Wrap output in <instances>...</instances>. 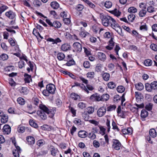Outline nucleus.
Returning <instances> with one entry per match:
<instances>
[{
    "label": "nucleus",
    "mask_w": 157,
    "mask_h": 157,
    "mask_svg": "<svg viewBox=\"0 0 157 157\" xmlns=\"http://www.w3.org/2000/svg\"><path fill=\"white\" fill-rule=\"evenodd\" d=\"M113 144L112 147L115 149L119 150L120 149L121 147V144L120 141L115 139H113Z\"/></svg>",
    "instance_id": "obj_4"
},
{
    "label": "nucleus",
    "mask_w": 157,
    "mask_h": 157,
    "mask_svg": "<svg viewBox=\"0 0 157 157\" xmlns=\"http://www.w3.org/2000/svg\"><path fill=\"white\" fill-rule=\"evenodd\" d=\"M17 103L21 105H24L25 103V100L22 98L19 97L17 100Z\"/></svg>",
    "instance_id": "obj_34"
},
{
    "label": "nucleus",
    "mask_w": 157,
    "mask_h": 157,
    "mask_svg": "<svg viewBox=\"0 0 157 157\" xmlns=\"http://www.w3.org/2000/svg\"><path fill=\"white\" fill-rule=\"evenodd\" d=\"M51 6L54 9H57L59 7V4L56 2H52L51 3Z\"/></svg>",
    "instance_id": "obj_27"
},
{
    "label": "nucleus",
    "mask_w": 157,
    "mask_h": 157,
    "mask_svg": "<svg viewBox=\"0 0 157 157\" xmlns=\"http://www.w3.org/2000/svg\"><path fill=\"white\" fill-rule=\"evenodd\" d=\"M87 112L89 114H92L94 111V109L93 107H89L87 108Z\"/></svg>",
    "instance_id": "obj_53"
},
{
    "label": "nucleus",
    "mask_w": 157,
    "mask_h": 157,
    "mask_svg": "<svg viewBox=\"0 0 157 157\" xmlns=\"http://www.w3.org/2000/svg\"><path fill=\"white\" fill-rule=\"evenodd\" d=\"M136 98L137 102L141 100V94L140 92H135Z\"/></svg>",
    "instance_id": "obj_38"
},
{
    "label": "nucleus",
    "mask_w": 157,
    "mask_h": 157,
    "mask_svg": "<svg viewBox=\"0 0 157 157\" xmlns=\"http://www.w3.org/2000/svg\"><path fill=\"white\" fill-rule=\"evenodd\" d=\"M61 23L58 21H55L53 22V27H54L56 28H59L61 26Z\"/></svg>",
    "instance_id": "obj_30"
},
{
    "label": "nucleus",
    "mask_w": 157,
    "mask_h": 157,
    "mask_svg": "<svg viewBox=\"0 0 157 157\" xmlns=\"http://www.w3.org/2000/svg\"><path fill=\"white\" fill-rule=\"evenodd\" d=\"M147 13V11L146 10L141 9L139 12V15L140 17H142L145 16Z\"/></svg>",
    "instance_id": "obj_22"
},
{
    "label": "nucleus",
    "mask_w": 157,
    "mask_h": 157,
    "mask_svg": "<svg viewBox=\"0 0 157 157\" xmlns=\"http://www.w3.org/2000/svg\"><path fill=\"white\" fill-rule=\"evenodd\" d=\"M88 137L92 140H94L96 138V135L92 132H90L88 134Z\"/></svg>",
    "instance_id": "obj_54"
},
{
    "label": "nucleus",
    "mask_w": 157,
    "mask_h": 157,
    "mask_svg": "<svg viewBox=\"0 0 157 157\" xmlns=\"http://www.w3.org/2000/svg\"><path fill=\"white\" fill-rule=\"evenodd\" d=\"M101 101H106L109 100V96L108 94H104L101 96Z\"/></svg>",
    "instance_id": "obj_17"
},
{
    "label": "nucleus",
    "mask_w": 157,
    "mask_h": 157,
    "mask_svg": "<svg viewBox=\"0 0 157 157\" xmlns=\"http://www.w3.org/2000/svg\"><path fill=\"white\" fill-rule=\"evenodd\" d=\"M67 61H68L66 64L67 66H71L75 63V62L73 59H70L69 60H67Z\"/></svg>",
    "instance_id": "obj_45"
},
{
    "label": "nucleus",
    "mask_w": 157,
    "mask_h": 157,
    "mask_svg": "<svg viewBox=\"0 0 157 157\" xmlns=\"http://www.w3.org/2000/svg\"><path fill=\"white\" fill-rule=\"evenodd\" d=\"M152 90H157V82L154 81L151 83Z\"/></svg>",
    "instance_id": "obj_55"
},
{
    "label": "nucleus",
    "mask_w": 157,
    "mask_h": 157,
    "mask_svg": "<svg viewBox=\"0 0 157 157\" xmlns=\"http://www.w3.org/2000/svg\"><path fill=\"white\" fill-rule=\"evenodd\" d=\"M105 6L106 8H110L112 6V3L109 1H107L105 3Z\"/></svg>",
    "instance_id": "obj_48"
},
{
    "label": "nucleus",
    "mask_w": 157,
    "mask_h": 157,
    "mask_svg": "<svg viewBox=\"0 0 157 157\" xmlns=\"http://www.w3.org/2000/svg\"><path fill=\"white\" fill-rule=\"evenodd\" d=\"M21 153L19 151L17 150H13V153L14 157H19V154Z\"/></svg>",
    "instance_id": "obj_50"
},
{
    "label": "nucleus",
    "mask_w": 157,
    "mask_h": 157,
    "mask_svg": "<svg viewBox=\"0 0 157 157\" xmlns=\"http://www.w3.org/2000/svg\"><path fill=\"white\" fill-rule=\"evenodd\" d=\"M74 49L73 51L79 52L82 50V46L81 44L78 42L74 43L73 44Z\"/></svg>",
    "instance_id": "obj_3"
},
{
    "label": "nucleus",
    "mask_w": 157,
    "mask_h": 157,
    "mask_svg": "<svg viewBox=\"0 0 157 157\" xmlns=\"http://www.w3.org/2000/svg\"><path fill=\"white\" fill-rule=\"evenodd\" d=\"M148 115V112L145 109H143L141 112L140 116L141 117L145 118Z\"/></svg>",
    "instance_id": "obj_32"
},
{
    "label": "nucleus",
    "mask_w": 157,
    "mask_h": 157,
    "mask_svg": "<svg viewBox=\"0 0 157 157\" xmlns=\"http://www.w3.org/2000/svg\"><path fill=\"white\" fill-rule=\"evenodd\" d=\"M153 104L151 103H149L147 104L145 106V108L147 110L150 111L152 109Z\"/></svg>",
    "instance_id": "obj_58"
},
{
    "label": "nucleus",
    "mask_w": 157,
    "mask_h": 157,
    "mask_svg": "<svg viewBox=\"0 0 157 157\" xmlns=\"http://www.w3.org/2000/svg\"><path fill=\"white\" fill-rule=\"evenodd\" d=\"M135 17V15L132 14H129L128 17V20L130 22H133L134 20Z\"/></svg>",
    "instance_id": "obj_35"
},
{
    "label": "nucleus",
    "mask_w": 157,
    "mask_h": 157,
    "mask_svg": "<svg viewBox=\"0 0 157 157\" xmlns=\"http://www.w3.org/2000/svg\"><path fill=\"white\" fill-rule=\"evenodd\" d=\"M147 11L150 13H152L155 11V9L152 6L147 7Z\"/></svg>",
    "instance_id": "obj_39"
},
{
    "label": "nucleus",
    "mask_w": 157,
    "mask_h": 157,
    "mask_svg": "<svg viewBox=\"0 0 157 157\" xmlns=\"http://www.w3.org/2000/svg\"><path fill=\"white\" fill-rule=\"evenodd\" d=\"M46 89L51 94H53L56 89L55 86L52 84H49L47 85Z\"/></svg>",
    "instance_id": "obj_5"
},
{
    "label": "nucleus",
    "mask_w": 157,
    "mask_h": 157,
    "mask_svg": "<svg viewBox=\"0 0 157 157\" xmlns=\"http://www.w3.org/2000/svg\"><path fill=\"white\" fill-rule=\"evenodd\" d=\"M47 41L52 42V44H57L58 43H59L61 42V40L59 38H57L56 39H54L53 38H49L47 40Z\"/></svg>",
    "instance_id": "obj_13"
},
{
    "label": "nucleus",
    "mask_w": 157,
    "mask_h": 157,
    "mask_svg": "<svg viewBox=\"0 0 157 157\" xmlns=\"http://www.w3.org/2000/svg\"><path fill=\"white\" fill-rule=\"evenodd\" d=\"M24 80L25 83H29L31 81V77L30 75H29L27 74H25L24 75Z\"/></svg>",
    "instance_id": "obj_19"
},
{
    "label": "nucleus",
    "mask_w": 157,
    "mask_h": 157,
    "mask_svg": "<svg viewBox=\"0 0 157 157\" xmlns=\"http://www.w3.org/2000/svg\"><path fill=\"white\" fill-rule=\"evenodd\" d=\"M2 131L4 134H8L11 131V128L8 124H5L3 127Z\"/></svg>",
    "instance_id": "obj_8"
},
{
    "label": "nucleus",
    "mask_w": 157,
    "mask_h": 157,
    "mask_svg": "<svg viewBox=\"0 0 157 157\" xmlns=\"http://www.w3.org/2000/svg\"><path fill=\"white\" fill-rule=\"evenodd\" d=\"M102 76L104 80L105 81L109 80L110 78V75L107 73H105L103 74Z\"/></svg>",
    "instance_id": "obj_26"
},
{
    "label": "nucleus",
    "mask_w": 157,
    "mask_h": 157,
    "mask_svg": "<svg viewBox=\"0 0 157 157\" xmlns=\"http://www.w3.org/2000/svg\"><path fill=\"white\" fill-rule=\"evenodd\" d=\"M121 97L118 95H116L114 96L113 100L114 102H118L121 100Z\"/></svg>",
    "instance_id": "obj_49"
},
{
    "label": "nucleus",
    "mask_w": 157,
    "mask_h": 157,
    "mask_svg": "<svg viewBox=\"0 0 157 157\" xmlns=\"http://www.w3.org/2000/svg\"><path fill=\"white\" fill-rule=\"evenodd\" d=\"M1 59H2L3 60H5L8 59V55L5 54H3L0 56Z\"/></svg>",
    "instance_id": "obj_57"
},
{
    "label": "nucleus",
    "mask_w": 157,
    "mask_h": 157,
    "mask_svg": "<svg viewBox=\"0 0 157 157\" xmlns=\"http://www.w3.org/2000/svg\"><path fill=\"white\" fill-rule=\"evenodd\" d=\"M41 129L44 130L49 131L50 129V128L49 125L47 124L44 125L41 127Z\"/></svg>",
    "instance_id": "obj_56"
},
{
    "label": "nucleus",
    "mask_w": 157,
    "mask_h": 157,
    "mask_svg": "<svg viewBox=\"0 0 157 157\" xmlns=\"http://www.w3.org/2000/svg\"><path fill=\"white\" fill-rule=\"evenodd\" d=\"M70 97L72 99L76 100L80 99L79 95L75 93H72L70 95Z\"/></svg>",
    "instance_id": "obj_21"
},
{
    "label": "nucleus",
    "mask_w": 157,
    "mask_h": 157,
    "mask_svg": "<svg viewBox=\"0 0 157 157\" xmlns=\"http://www.w3.org/2000/svg\"><path fill=\"white\" fill-rule=\"evenodd\" d=\"M78 136L81 138H85L87 136V132L84 131H80L78 133Z\"/></svg>",
    "instance_id": "obj_16"
},
{
    "label": "nucleus",
    "mask_w": 157,
    "mask_h": 157,
    "mask_svg": "<svg viewBox=\"0 0 157 157\" xmlns=\"http://www.w3.org/2000/svg\"><path fill=\"white\" fill-rule=\"evenodd\" d=\"M78 107L82 109L86 107V104L83 102H80L78 104Z\"/></svg>",
    "instance_id": "obj_61"
},
{
    "label": "nucleus",
    "mask_w": 157,
    "mask_h": 157,
    "mask_svg": "<svg viewBox=\"0 0 157 157\" xmlns=\"http://www.w3.org/2000/svg\"><path fill=\"white\" fill-rule=\"evenodd\" d=\"M117 90L118 92L122 93L125 90V88L123 86H120L117 87Z\"/></svg>",
    "instance_id": "obj_41"
},
{
    "label": "nucleus",
    "mask_w": 157,
    "mask_h": 157,
    "mask_svg": "<svg viewBox=\"0 0 157 157\" xmlns=\"http://www.w3.org/2000/svg\"><path fill=\"white\" fill-rule=\"evenodd\" d=\"M150 48L153 51H157V45L155 44H151L150 46Z\"/></svg>",
    "instance_id": "obj_62"
},
{
    "label": "nucleus",
    "mask_w": 157,
    "mask_h": 157,
    "mask_svg": "<svg viewBox=\"0 0 157 157\" xmlns=\"http://www.w3.org/2000/svg\"><path fill=\"white\" fill-rule=\"evenodd\" d=\"M95 73L94 72H90L87 73L86 74L87 77L90 79H92L94 77Z\"/></svg>",
    "instance_id": "obj_44"
},
{
    "label": "nucleus",
    "mask_w": 157,
    "mask_h": 157,
    "mask_svg": "<svg viewBox=\"0 0 157 157\" xmlns=\"http://www.w3.org/2000/svg\"><path fill=\"white\" fill-rule=\"evenodd\" d=\"M83 118L85 121H88L89 118V116L87 112L85 111L82 114Z\"/></svg>",
    "instance_id": "obj_24"
},
{
    "label": "nucleus",
    "mask_w": 157,
    "mask_h": 157,
    "mask_svg": "<svg viewBox=\"0 0 157 157\" xmlns=\"http://www.w3.org/2000/svg\"><path fill=\"white\" fill-rule=\"evenodd\" d=\"M79 35L81 37L84 38L87 36H89L90 34L85 30H84L81 31L80 32Z\"/></svg>",
    "instance_id": "obj_20"
},
{
    "label": "nucleus",
    "mask_w": 157,
    "mask_h": 157,
    "mask_svg": "<svg viewBox=\"0 0 157 157\" xmlns=\"http://www.w3.org/2000/svg\"><path fill=\"white\" fill-rule=\"evenodd\" d=\"M152 61L150 59L145 60L144 62V64L146 66H151L152 63Z\"/></svg>",
    "instance_id": "obj_43"
},
{
    "label": "nucleus",
    "mask_w": 157,
    "mask_h": 157,
    "mask_svg": "<svg viewBox=\"0 0 157 157\" xmlns=\"http://www.w3.org/2000/svg\"><path fill=\"white\" fill-rule=\"evenodd\" d=\"M63 21L65 24L68 25L70 24L71 21L68 17L63 18Z\"/></svg>",
    "instance_id": "obj_63"
},
{
    "label": "nucleus",
    "mask_w": 157,
    "mask_h": 157,
    "mask_svg": "<svg viewBox=\"0 0 157 157\" xmlns=\"http://www.w3.org/2000/svg\"><path fill=\"white\" fill-rule=\"evenodd\" d=\"M51 148L52 149L51 150V154L53 156H56L58 151L57 149H55L53 146H51Z\"/></svg>",
    "instance_id": "obj_29"
},
{
    "label": "nucleus",
    "mask_w": 157,
    "mask_h": 157,
    "mask_svg": "<svg viewBox=\"0 0 157 157\" xmlns=\"http://www.w3.org/2000/svg\"><path fill=\"white\" fill-rule=\"evenodd\" d=\"M137 11V9L134 7H131L128 9V12L129 13H135Z\"/></svg>",
    "instance_id": "obj_36"
},
{
    "label": "nucleus",
    "mask_w": 157,
    "mask_h": 157,
    "mask_svg": "<svg viewBox=\"0 0 157 157\" xmlns=\"http://www.w3.org/2000/svg\"><path fill=\"white\" fill-rule=\"evenodd\" d=\"M25 130V127L24 126H19L17 128V131L19 132L23 133Z\"/></svg>",
    "instance_id": "obj_52"
},
{
    "label": "nucleus",
    "mask_w": 157,
    "mask_h": 157,
    "mask_svg": "<svg viewBox=\"0 0 157 157\" xmlns=\"http://www.w3.org/2000/svg\"><path fill=\"white\" fill-rule=\"evenodd\" d=\"M110 12L117 17L120 16L121 14V12L117 9H115L114 10L110 11Z\"/></svg>",
    "instance_id": "obj_23"
},
{
    "label": "nucleus",
    "mask_w": 157,
    "mask_h": 157,
    "mask_svg": "<svg viewBox=\"0 0 157 157\" xmlns=\"http://www.w3.org/2000/svg\"><path fill=\"white\" fill-rule=\"evenodd\" d=\"M8 41L11 46H14L15 45V41L12 38H10L9 39Z\"/></svg>",
    "instance_id": "obj_60"
},
{
    "label": "nucleus",
    "mask_w": 157,
    "mask_h": 157,
    "mask_svg": "<svg viewBox=\"0 0 157 157\" xmlns=\"http://www.w3.org/2000/svg\"><path fill=\"white\" fill-rule=\"evenodd\" d=\"M8 117L7 115L5 114L2 116L1 119V122L3 124L6 123L8 121Z\"/></svg>",
    "instance_id": "obj_18"
},
{
    "label": "nucleus",
    "mask_w": 157,
    "mask_h": 157,
    "mask_svg": "<svg viewBox=\"0 0 157 157\" xmlns=\"http://www.w3.org/2000/svg\"><path fill=\"white\" fill-rule=\"evenodd\" d=\"M84 67L86 68H89L90 67V62L88 61H85L83 64Z\"/></svg>",
    "instance_id": "obj_64"
},
{
    "label": "nucleus",
    "mask_w": 157,
    "mask_h": 157,
    "mask_svg": "<svg viewBox=\"0 0 157 157\" xmlns=\"http://www.w3.org/2000/svg\"><path fill=\"white\" fill-rule=\"evenodd\" d=\"M27 110L28 111V113L30 114H33L35 113L36 111L33 110V109L32 106L30 104L28 105L27 106Z\"/></svg>",
    "instance_id": "obj_15"
},
{
    "label": "nucleus",
    "mask_w": 157,
    "mask_h": 157,
    "mask_svg": "<svg viewBox=\"0 0 157 157\" xmlns=\"http://www.w3.org/2000/svg\"><path fill=\"white\" fill-rule=\"evenodd\" d=\"M29 124L31 126L35 128L38 127L37 124L33 120H30L29 121Z\"/></svg>",
    "instance_id": "obj_42"
},
{
    "label": "nucleus",
    "mask_w": 157,
    "mask_h": 157,
    "mask_svg": "<svg viewBox=\"0 0 157 157\" xmlns=\"http://www.w3.org/2000/svg\"><path fill=\"white\" fill-rule=\"evenodd\" d=\"M112 125L113 126V128L114 130L117 131H119V129L116 123L114 121H113L112 122Z\"/></svg>",
    "instance_id": "obj_51"
},
{
    "label": "nucleus",
    "mask_w": 157,
    "mask_h": 157,
    "mask_svg": "<svg viewBox=\"0 0 157 157\" xmlns=\"http://www.w3.org/2000/svg\"><path fill=\"white\" fill-rule=\"evenodd\" d=\"M28 144L30 145H33L35 142L34 138L32 136H28L26 137Z\"/></svg>",
    "instance_id": "obj_10"
},
{
    "label": "nucleus",
    "mask_w": 157,
    "mask_h": 157,
    "mask_svg": "<svg viewBox=\"0 0 157 157\" xmlns=\"http://www.w3.org/2000/svg\"><path fill=\"white\" fill-rule=\"evenodd\" d=\"M5 15L11 19H14L15 17V13L11 10L6 12L5 13Z\"/></svg>",
    "instance_id": "obj_9"
},
{
    "label": "nucleus",
    "mask_w": 157,
    "mask_h": 157,
    "mask_svg": "<svg viewBox=\"0 0 157 157\" xmlns=\"http://www.w3.org/2000/svg\"><path fill=\"white\" fill-rule=\"evenodd\" d=\"M64 54L62 52H59L57 54V57L59 60H63L65 58Z\"/></svg>",
    "instance_id": "obj_31"
},
{
    "label": "nucleus",
    "mask_w": 157,
    "mask_h": 157,
    "mask_svg": "<svg viewBox=\"0 0 157 157\" xmlns=\"http://www.w3.org/2000/svg\"><path fill=\"white\" fill-rule=\"evenodd\" d=\"M84 7V6L82 4L78 5L76 7V10L78 11H80L82 10Z\"/></svg>",
    "instance_id": "obj_46"
},
{
    "label": "nucleus",
    "mask_w": 157,
    "mask_h": 157,
    "mask_svg": "<svg viewBox=\"0 0 157 157\" xmlns=\"http://www.w3.org/2000/svg\"><path fill=\"white\" fill-rule=\"evenodd\" d=\"M39 108L40 110L37 111V114L42 120H45L47 118L46 114L48 115L50 117L52 118L55 113V110H50L47 107L42 104L39 105Z\"/></svg>",
    "instance_id": "obj_2"
},
{
    "label": "nucleus",
    "mask_w": 157,
    "mask_h": 157,
    "mask_svg": "<svg viewBox=\"0 0 157 157\" xmlns=\"http://www.w3.org/2000/svg\"><path fill=\"white\" fill-rule=\"evenodd\" d=\"M135 86L136 89L139 90H142L144 88L143 85L141 82L136 84Z\"/></svg>",
    "instance_id": "obj_25"
},
{
    "label": "nucleus",
    "mask_w": 157,
    "mask_h": 157,
    "mask_svg": "<svg viewBox=\"0 0 157 157\" xmlns=\"http://www.w3.org/2000/svg\"><path fill=\"white\" fill-rule=\"evenodd\" d=\"M83 2H85L88 6L90 8L94 9L95 7V5L92 2L89 0H82Z\"/></svg>",
    "instance_id": "obj_14"
},
{
    "label": "nucleus",
    "mask_w": 157,
    "mask_h": 157,
    "mask_svg": "<svg viewBox=\"0 0 157 157\" xmlns=\"http://www.w3.org/2000/svg\"><path fill=\"white\" fill-rule=\"evenodd\" d=\"M97 56L99 60L103 62L106 59L105 55L103 53L101 52H98V53Z\"/></svg>",
    "instance_id": "obj_12"
},
{
    "label": "nucleus",
    "mask_w": 157,
    "mask_h": 157,
    "mask_svg": "<svg viewBox=\"0 0 157 157\" xmlns=\"http://www.w3.org/2000/svg\"><path fill=\"white\" fill-rule=\"evenodd\" d=\"M116 106L114 105H110L107 107V111H109L114 110L116 108Z\"/></svg>",
    "instance_id": "obj_59"
},
{
    "label": "nucleus",
    "mask_w": 157,
    "mask_h": 157,
    "mask_svg": "<svg viewBox=\"0 0 157 157\" xmlns=\"http://www.w3.org/2000/svg\"><path fill=\"white\" fill-rule=\"evenodd\" d=\"M101 96L97 93H95L92 95L90 98V99L92 101H101Z\"/></svg>",
    "instance_id": "obj_7"
},
{
    "label": "nucleus",
    "mask_w": 157,
    "mask_h": 157,
    "mask_svg": "<svg viewBox=\"0 0 157 157\" xmlns=\"http://www.w3.org/2000/svg\"><path fill=\"white\" fill-rule=\"evenodd\" d=\"M109 88L110 89H113L116 87V84L113 82H110L108 83L107 85Z\"/></svg>",
    "instance_id": "obj_33"
},
{
    "label": "nucleus",
    "mask_w": 157,
    "mask_h": 157,
    "mask_svg": "<svg viewBox=\"0 0 157 157\" xmlns=\"http://www.w3.org/2000/svg\"><path fill=\"white\" fill-rule=\"evenodd\" d=\"M71 48V46L68 44H63L61 47V49L63 51H67L70 50Z\"/></svg>",
    "instance_id": "obj_11"
},
{
    "label": "nucleus",
    "mask_w": 157,
    "mask_h": 157,
    "mask_svg": "<svg viewBox=\"0 0 157 157\" xmlns=\"http://www.w3.org/2000/svg\"><path fill=\"white\" fill-rule=\"evenodd\" d=\"M8 8V7L7 6L5 5H2L0 7V14H2Z\"/></svg>",
    "instance_id": "obj_47"
},
{
    "label": "nucleus",
    "mask_w": 157,
    "mask_h": 157,
    "mask_svg": "<svg viewBox=\"0 0 157 157\" xmlns=\"http://www.w3.org/2000/svg\"><path fill=\"white\" fill-rule=\"evenodd\" d=\"M106 108L105 107H101L97 111V115L99 117L103 116L106 112Z\"/></svg>",
    "instance_id": "obj_6"
},
{
    "label": "nucleus",
    "mask_w": 157,
    "mask_h": 157,
    "mask_svg": "<svg viewBox=\"0 0 157 157\" xmlns=\"http://www.w3.org/2000/svg\"><path fill=\"white\" fill-rule=\"evenodd\" d=\"M20 92L22 95L26 94L28 93L27 89L26 87H22L20 90Z\"/></svg>",
    "instance_id": "obj_40"
},
{
    "label": "nucleus",
    "mask_w": 157,
    "mask_h": 157,
    "mask_svg": "<svg viewBox=\"0 0 157 157\" xmlns=\"http://www.w3.org/2000/svg\"><path fill=\"white\" fill-rule=\"evenodd\" d=\"M102 24L105 26H110L114 29L119 34L122 36L123 34L121 28L119 25L115 20L113 17L109 15H105L102 13L100 15Z\"/></svg>",
    "instance_id": "obj_1"
},
{
    "label": "nucleus",
    "mask_w": 157,
    "mask_h": 157,
    "mask_svg": "<svg viewBox=\"0 0 157 157\" xmlns=\"http://www.w3.org/2000/svg\"><path fill=\"white\" fill-rule=\"evenodd\" d=\"M149 134L151 136L154 138L156 136V132L154 129H151L149 131Z\"/></svg>",
    "instance_id": "obj_28"
},
{
    "label": "nucleus",
    "mask_w": 157,
    "mask_h": 157,
    "mask_svg": "<svg viewBox=\"0 0 157 157\" xmlns=\"http://www.w3.org/2000/svg\"><path fill=\"white\" fill-rule=\"evenodd\" d=\"M145 87L146 90L149 92H150L152 90V88L151 87V84H150L148 83H146L145 84Z\"/></svg>",
    "instance_id": "obj_37"
}]
</instances>
